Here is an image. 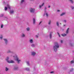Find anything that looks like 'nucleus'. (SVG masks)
Wrapping results in <instances>:
<instances>
[{
    "instance_id": "1",
    "label": "nucleus",
    "mask_w": 74,
    "mask_h": 74,
    "mask_svg": "<svg viewBox=\"0 0 74 74\" xmlns=\"http://www.w3.org/2000/svg\"><path fill=\"white\" fill-rule=\"evenodd\" d=\"M13 57L14 58V60L17 61L18 63L19 64L20 63V62H21V60L19 59L18 56L16 54H15V56H13Z\"/></svg>"
},
{
    "instance_id": "2",
    "label": "nucleus",
    "mask_w": 74,
    "mask_h": 74,
    "mask_svg": "<svg viewBox=\"0 0 74 74\" xmlns=\"http://www.w3.org/2000/svg\"><path fill=\"white\" fill-rule=\"evenodd\" d=\"M59 47V44L57 42H56L55 44V45L54 46L53 49L54 51L56 52L57 51V48H58Z\"/></svg>"
},
{
    "instance_id": "3",
    "label": "nucleus",
    "mask_w": 74,
    "mask_h": 74,
    "mask_svg": "<svg viewBox=\"0 0 74 74\" xmlns=\"http://www.w3.org/2000/svg\"><path fill=\"white\" fill-rule=\"evenodd\" d=\"M9 59V58H8V57H7L6 58V60H7V62L8 63H15V62L12 60H11V61H9L8 59Z\"/></svg>"
},
{
    "instance_id": "4",
    "label": "nucleus",
    "mask_w": 74,
    "mask_h": 74,
    "mask_svg": "<svg viewBox=\"0 0 74 74\" xmlns=\"http://www.w3.org/2000/svg\"><path fill=\"white\" fill-rule=\"evenodd\" d=\"M7 8H9V9H10V5H9V4H7L6 7H5V11H7Z\"/></svg>"
},
{
    "instance_id": "5",
    "label": "nucleus",
    "mask_w": 74,
    "mask_h": 74,
    "mask_svg": "<svg viewBox=\"0 0 74 74\" xmlns=\"http://www.w3.org/2000/svg\"><path fill=\"white\" fill-rule=\"evenodd\" d=\"M7 53H12L13 55H14V54L15 53L14 51H11V50H8L7 51Z\"/></svg>"
},
{
    "instance_id": "6",
    "label": "nucleus",
    "mask_w": 74,
    "mask_h": 74,
    "mask_svg": "<svg viewBox=\"0 0 74 74\" xmlns=\"http://www.w3.org/2000/svg\"><path fill=\"white\" fill-rule=\"evenodd\" d=\"M34 10H35V9L34 8H31L30 9V12L33 13L34 12Z\"/></svg>"
},
{
    "instance_id": "7",
    "label": "nucleus",
    "mask_w": 74,
    "mask_h": 74,
    "mask_svg": "<svg viewBox=\"0 0 74 74\" xmlns=\"http://www.w3.org/2000/svg\"><path fill=\"white\" fill-rule=\"evenodd\" d=\"M31 55L32 56H34L36 55V52L34 51H32L31 52Z\"/></svg>"
},
{
    "instance_id": "8",
    "label": "nucleus",
    "mask_w": 74,
    "mask_h": 74,
    "mask_svg": "<svg viewBox=\"0 0 74 74\" xmlns=\"http://www.w3.org/2000/svg\"><path fill=\"white\" fill-rule=\"evenodd\" d=\"M21 36L22 37H26V35L24 33H22Z\"/></svg>"
},
{
    "instance_id": "9",
    "label": "nucleus",
    "mask_w": 74,
    "mask_h": 74,
    "mask_svg": "<svg viewBox=\"0 0 74 74\" xmlns=\"http://www.w3.org/2000/svg\"><path fill=\"white\" fill-rule=\"evenodd\" d=\"M3 40L6 44H7V43H8V40H7L6 39H3Z\"/></svg>"
},
{
    "instance_id": "10",
    "label": "nucleus",
    "mask_w": 74,
    "mask_h": 74,
    "mask_svg": "<svg viewBox=\"0 0 74 74\" xmlns=\"http://www.w3.org/2000/svg\"><path fill=\"white\" fill-rule=\"evenodd\" d=\"M29 42L31 44H32L33 42V39H31L29 40Z\"/></svg>"
},
{
    "instance_id": "11",
    "label": "nucleus",
    "mask_w": 74,
    "mask_h": 74,
    "mask_svg": "<svg viewBox=\"0 0 74 74\" xmlns=\"http://www.w3.org/2000/svg\"><path fill=\"white\" fill-rule=\"evenodd\" d=\"M44 3H43L41 5H39V8H41L44 5Z\"/></svg>"
},
{
    "instance_id": "12",
    "label": "nucleus",
    "mask_w": 74,
    "mask_h": 74,
    "mask_svg": "<svg viewBox=\"0 0 74 74\" xmlns=\"http://www.w3.org/2000/svg\"><path fill=\"white\" fill-rule=\"evenodd\" d=\"M31 47L32 48H34V47H35V45L34 44H32L31 45Z\"/></svg>"
},
{
    "instance_id": "13",
    "label": "nucleus",
    "mask_w": 74,
    "mask_h": 74,
    "mask_svg": "<svg viewBox=\"0 0 74 74\" xmlns=\"http://www.w3.org/2000/svg\"><path fill=\"white\" fill-rule=\"evenodd\" d=\"M45 15H46L47 17H48V14L47 12H46V13H45Z\"/></svg>"
},
{
    "instance_id": "14",
    "label": "nucleus",
    "mask_w": 74,
    "mask_h": 74,
    "mask_svg": "<svg viewBox=\"0 0 74 74\" xmlns=\"http://www.w3.org/2000/svg\"><path fill=\"white\" fill-rule=\"evenodd\" d=\"M18 69V67H15L14 68V70H17V69Z\"/></svg>"
},
{
    "instance_id": "15",
    "label": "nucleus",
    "mask_w": 74,
    "mask_h": 74,
    "mask_svg": "<svg viewBox=\"0 0 74 74\" xmlns=\"http://www.w3.org/2000/svg\"><path fill=\"white\" fill-rule=\"evenodd\" d=\"M33 23L34 24L35 23V22H36V19L34 18L33 19Z\"/></svg>"
},
{
    "instance_id": "16",
    "label": "nucleus",
    "mask_w": 74,
    "mask_h": 74,
    "mask_svg": "<svg viewBox=\"0 0 74 74\" xmlns=\"http://www.w3.org/2000/svg\"><path fill=\"white\" fill-rule=\"evenodd\" d=\"M26 63L27 64L28 66H29L30 65V63L29 62L27 61V62H26Z\"/></svg>"
},
{
    "instance_id": "17",
    "label": "nucleus",
    "mask_w": 74,
    "mask_h": 74,
    "mask_svg": "<svg viewBox=\"0 0 74 74\" xmlns=\"http://www.w3.org/2000/svg\"><path fill=\"white\" fill-rule=\"evenodd\" d=\"M14 11H13V10H11L10 13V14H13V13H14Z\"/></svg>"
},
{
    "instance_id": "18",
    "label": "nucleus",
    "mask_w": 74,
    "mask_h": 74,
    "mask_svg": "<svg viewBox=\"0 0 74 74\" xmlns=\"http://www.w3.org/2000/svg\"><path fill=\"white\" fill-rule=\"evenodd\" d=\"M64 14H65V13L64 12L62 13V14H60V16H63V15H64Z\"/></svg>"
},
{
    "instance_id": "19",
    "label": "nucleus",
    "mask_w": 74,
    "mask_h": 74,
    "mask_svg": "<svg viewBox=\"0 0 74 74\" xmlns=\"http://www.w3.org/2000/svg\"><path fill=\"white\" fill-rule=\"evenodd\" d=\"M9 70L8 68H7V67H6L5 69V70L6 71H7Z\"/></svg>"
},
{
    "instance_id": "20",
    "label": "nucleus",
    "mask_w": 74,
    "mask_h": 74,
    "mask_svg": "<svg viewBox=\"0 0 74 74\" xmlns=\"http://www.w3.org/2000/svg\"><path fill=\"white\" fill-rule=\"evenodd\" d=\"M26 30L27 31H29V30H30V28L29 27H28L27 28Z\"/></svg>"
},
{
    "instance_id": "21",
    "label": "nucleus",
    "mask_w": 74,
    "mask_h": 74,
    "mask_svg": "<svg viewBox=\"0 0 74 74\" xmlns=\"http://www.w3.org/2000/svg\"><path fill=\"white\" fill-rule=\"evenodd\" d=\"M69 28H68L67 29L66 31V33H68L69 32Z\"/></svg>"
},
{
    "instance_id": "22",
    "label": "nucleus",
    "mask_w": 74,
    "mask_h": 74,
    "mask_svg": "<svg viewBox=\"0 0 74 74\" xmlns=\"http://www.w3.org/2000/svg\"><path fill=\"white\" fill-rule=\"evenodd\" d=\"M69 0L70 1V2L71 3H72V4L73 3V0Z\"/></svg>"
},
{
    "instance_id": "23",
    "label": "nucleus",
    "mask_w": 74,
    "mask_h": 74,
    "mask_svg": "<svg viewBox=\"0 0 74 74\" xmlns=\"http://www.w3.org/2000/svg\"><path fill=\"white\" fill-rule=\"evenodd\" d=\"M51 21L50 20L49 21L48 23V25H51Z\"/></svg>"
},
{
    "instance_id": "24",
    "label": "nucleus",
    "mask_w": 74,
    "mask_h": 74,
    "mask_svg": "<svg viewBox=\"0 0 74 74\" xmlns=\"http://www.w3.org/2000/svg\"><path fill=\"white\" fill-rule=\"evenodd\" d=\"M62 36H63V37H64V36H66V34H62Z\"/></svg>"
},
{
    "instance_id": "25",
    "label": "nucleus",
    "mask_w": 74,
    "mask_h": 74,
    "mask_svg": "<svg viewBox=\"0 0 74 74\" xmlns=\"http://www.w3.org/2000/svg\"><path fill=\"white\" fill-rule=\"evenodd\" d=\"M25 69L27 71H29V68H27Z\"/></svg>"
},
{
    "instance_id": "26",
    "label": "nucleus",
    "mask_w": 74,
    "mask_h": 74,
    "mask_svg": "<svg viewBox=\"0 0 74 74\" xmlns=\"http://www.w3.org/2000/svg\"><path fill=\"white\" fill-rule=\"evenodd\" d=\"M3 15H4L3 14H1L0 15V17H2V16H3Z\"/></svg>"
},
{
    "instance_id": "27",
    "label": "nucleus",
    "mask_w": 74,
    "mask_h": 74,
    "mask_svg": "<svg viewBox=\"0 0 74 74\" xmlns=\"http://www.w3.org/2000/svg\"><path fill=\"white\" fill-rule=\"evenodd\" d=\"M56 24L58 26H59V22H56Z\"/></svg>"
},
{
    "instance_id": "28",
    "label": "nucleus",
    "mask_w": 74,
    "mask_h": 74,
    "mask_svg": "<svg viewBox=\"0 0 74 74\" xmlns=\"http://www.w3.org/2000/svg\"><path fill=\"white\" fill-rule=\"evenodd\" d=\"M51 37H52V34H50V38H51Z\"/></svg>"
},
{
    "instance_id": "29",
    "label": "nucleus",
    "mask_w": 74,
    "mask_h": 74,
    "mask_svg": "<svg viewBox=\"0 0 74 74\" xmlns=\"http://www.w3.org/2000/svg\"><path fill=\"white\" fill-rule=\"evenodd\" d=\"M74 70V69H71L70 70V71H73Z\"/></svg>"
},
{
    "instance_id": "30",
    "label": "nucleus",
    "mask_w": 74,
    "mask_h": 74,
    "mask_svg": "<svg viewBox=\"0 0 74 74\" xmlns=\"http://www.w3.org/2000/svg\"><path fill=\"white\" fill-rule=\"evenodd\" d=\"M25 1V0H21V3H23V2Z\"/></svg>"
},
{
    "instance_id": "31",
    "label": "nucleus",
    "mask_w": 74,
    "mask_h": 74,
    "mask_svg": "<svg viewBox=\"0 0 74 74\" xmlns=\"http://www.w3.org/2000/svg\"><path fill=\"white\" fill-rule=\"evenodd\" d=\"M3 24H1V28H3Z\"/></svg>"
},
{
    "instance_id": "32",
    "label": "nucleus",
    "mask_w": 74,
    "mask_h": 74,
    "mask_svg": "<svg viewBox=\"0 0 74 74\" xmlns=\"http://www.w3.org/2000/svg\"><path fill=\"white\" fill-rule=\"evenodd\" d=\"M0 38H1V39L3 38V36L1 35V36L0 37Z\"/></svg>"
},
{
    "instance_id": "33",
    "label": "nucleus",
    "mask_w": 74,
    "mask_h": 74,
    "mask_svg": "<svg viewBox=\"0 0 74 74\" xmlns=\"http://www.w3.org/2000/svg\"><path fill=\"white\" fill-rule=\"evenodd\" d=\"M71 8H72V10H73V9H74V7L73 6H71Z\"/></svg>"
},
{
    "instance_id": "34",
    "label": "nucleus",
    "mask_w": 74,
    "mask_h": 74,
    "mask_svg": "<svg viewBox=\"0 0 74 74\" xmlns=\"http://www.w3.org/2000/svg\"><path fill=\"white\" fill-rule=\"evenodd\" d=\"M64 22H65V23H66V20H64Z\"/></svg>"
},
{
    "instance_id": "35",
    "label": "nucleus",
    "mask_w": 74,
    "mask_h": 74,
    "mask_svg": "<svg viewBox=\"0 0 74 74\" xmlns=\"http://www.w3.org/2000/svg\"><path fill=\"white\" fill-rule=\"evenodd\" d=\"M58 34L59 35V37H60V35H59V34L58 33Z\"/></svg>"
},
{
    "instance_id": "36",
    "label": "nucleus",
    "mask_w": 74,
    "mask_h": 74,
    "mask_svg": "<svg viewBox=\"0 0 74 74\" xmlns=\"http://www.w3.org/2000/svg\"><path fill=\"white\" fill-rule=\"evenodd\" d=\"M36 38H38V36H37V35H36Z\"/></svg>"
},
{
    "instance_id": "37",
    "label": "nucleus",
    "mask_w": 74,
    "mask_h": 74,
    "mask_svg": "<svg viewBox=\"0 0 74 74\" xmlns=\"http://www.w3.org/2000/svg\"><path fill=\"white\" fill-rule=\"evenodd\" d=\"M60 42L61 43H62V42H63V40H61Z\"/></svg>"
},
{
    "instance_id": "38",
    "label": "nucleus",
    "mask_w": 74,
    "mask_h": 74,
    "mask_svg": "<svg viewBox=\"0 0 74 74\" xmlns=\"http://www.w3.org/2000/svg\"><path fill=\"white\" fill-rule=\"evenodd\" d=\"M5 20H7V17H5Z\"/></svg>"
},
{
    "instance_id": "39",
    "label": "nucleus",
    "mask_w": 74,
    "mask_h": 74,
    "mask_svg": "<svg viewBox=\"0 0 74 74\" xmlns=\"http://www.w3.org/2000/svg\"><path fill=\"white\" fill-rule=\"evenodd\" d=\"M41 23H42V21H41L39 24V25H40V24H41Z\"/></svg>"
},
{
    "instance_id": "40",
    "label": "nucleus",
    "mask_w": 74,
    "mask_h": 74,
    "mask_svg": "<svg viewBox=\"0 0 74 74\" xmlns=\"http://www.w3.org/2000/svg\"><path fill=\"white\" fill-rule=\"evenodd\" d=\"M45 10H47V8L45 7Z\"/></svg>"
},
{
    "instance_id": "41",
    "label": "nucleus",
    "mask_w": 74,
    "mask_h": 74,
    "mask_svg": "<svg viewBox=\"0 0 74 74\" xmlns=\"http://www.w3.org/2000/svg\"><path fill=\"white\" fill-rule=\"evenodd\" d=\"M53 73V71L50 72V73H51V74H52V73Z\"/></svg>"
},
{
    "instance_id": "42",
    "label": "nucleus",
    "mask_w": 74,
    "mask_h": 74,
    "mask_svg": "<svg viewBox=\"0 0 74 74\" xmlns=\"http://www.w3.org/2000/svg\"><path fill=\"white\" fill-rule=\"evenodd\" d=\"M57 11H58V12H60V10H57Z\"/></svg>"
},
{
    "instance_id": "43",
    "label": "nucleus",
    "mask_w": 74,
    "mask_h": 74,
    "mask_svg": "<svg viewBox=\"0 0 74 74\" xmlns=\"http://www.w3.org/2000/svg\"><path fill=\"white\" fill-rule=\"evenodd\" d=\"M50 7H51V6L49 5V6H48V8H50Z\"/></svg>"
},
{
    "instance_id": "44",
    "label": "nucleus",
    "mask_w": 74,
    "mask_h": 74,
    "mask_svg": "<svg viewBox=\"0 0 74 74\" xmlns=\"http://www.w3.org/2000/svg\"><path fill=\"white\" fill-rule=\"evenodd\" d=\"M70 45L71 46H73V45H72V44H70Z\"/></svg>"
},
{
    "instance_id": "45",
    "label": "nucleus",
    "mask_w": 74,
    "mask_h": 74,
    "mask_svg": "<svg viewBox=\"0 0 74 74\" xmlns=\"http://www.w3.org/2000/svg\"><path fill=\"white\" fill-rule=\"evenodd\" d=\"M65 25H64V26H65Z\"/></svg>"
},
{
    "instance_id": "46",
    "label": "nucleus",
    "mask_w": 74,
    "mask_h": 74,
    "mask_svg": "<svg viewBox=\"0 0 74 74\" xmlns=\"http://www.w3.org/2000/svg\"><path fill=\"white\" fill-rule=\"evenodd\" d=\"M30 0L31 1H33V0Z\"/></svg>"
}]
</instances>
